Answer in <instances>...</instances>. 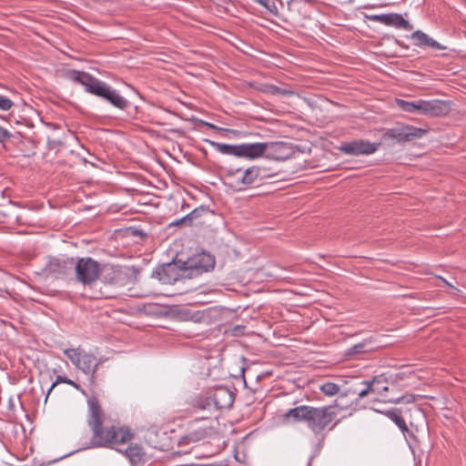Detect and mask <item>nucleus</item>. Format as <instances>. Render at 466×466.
<instances>
[{
    "mask_svg": "<svg viewBox=\"0 0 466 466\" xmlns=\"http://www.w3.org/2000/svg\"><path fill=\"white\" fill-rule=\"evenodd\" d=\"M261 90L265 93H268L270 95H275V96H291L294 94V92L289 89L282 88V87H279V86H277L274 85H265Z\"/></svg>",
    "mask_w": 466,
    "mask_h": 466,
    "instance_id": "obj_23",
    "label": "nucleus"
},
{
    "mask_svg": "<svg viewBox=\"0 0 466 466\" xmlns=\"http://www.w3.org/2000/svg\"><path fill=\"white\" fill-rule=\"evenodd\" d=\"M265 156L277 160H284L289 156V148L283 142H267Z\"/></svg>",
    "mask_w": 466,
    "mask_h": 466,
    "instance_id": "obj_17",
    "label": "nucleus"
},
{
    "mask_svg": "<svg viewBox=\"0 0 466 466\" xmlns=\"http://www.w3.org/2000/svg\"><path fill=\"white\" fill-rule=\"evenodd\" d=\"M207 213H208V208L204 206L193 209L190 213L187 215V217L188 218V225H191L194 219H197Z\"/></svg>",
    "mask_w": 466,
    "mask_h": 466,
    "instance_id": "obj_30",
    "label": "nucleus"
},
{
    "mask_svg": "<svg viewBox=\"0 0 466 466\" xmlns=\"http://www.w3.org/2000/svg\"><path fill=\"white\" fill-rule=\"evenodd\" d=\"M14 103L11 99L0 96V109L4 111L9 110L13 106Z\"/></svg>",
    "mask_w": 466,
    "mask_h": 466,
    "instance_id": "obj_33",
    "label": "nucleus"
},
{
    "mask_svg": "<svg viewBox=\"0 0 466 466\" xmlns=\"http://www.w3.org/2000/svg\"><path fill=\"white\" fill-rule=\"evenodd\" d=\"M410 38L412 41V45L419 47H429L435 50H446L447 46L434 40L429 35L421 30H416L413 32Z\"/></svg>",
    "mask_w": 466,
    "mask_h": 466,
    "instance_id": "obj_13",
    "label": "nucleus"
},
{
    "mask_svg": "<svg viewBox=\"0 0 466 466\" xmlns=\"http://www.w3.org/2000/svg\"><path fill=\"white\" fill-rule=\"evenodd\" d=\"M182 224L188 225V218L187 217V215L185 217H183L182 218L177 219L171 223V225H174V226H179Z\"/></svg>",
    "mask_w": 466,
    "mask_h": 466,
    "instance_id": "obj_37",
    "label": "nucleus"
},
{
    "mask_svg": "<svg viewBox=\"0 0 466 466\" xmlns=\"http://www.w3.org/2000/svg\"><path fill=\"white\" fill-rule=\"evenodd\" d=\"M319 390L324 395L331 397L339 392V386L333 382H326L319 387Z\"/></svg>",
    "mask_w": 466,
    "mask_h": 466,
    "instance_id": "obj_26",
    "label": "nucleus"
},
{
    "mask_svg": "<svg viewBox=\"0 0 466 466\" xmlns=\"http://www.w3.org/2000/svg\"><path fill=\"white\" fill-rule=\"evenodd\" d=\"M214 408L218 410L230 408L235 400V394L225 387H219L215 390L212 395Z\"/></svg>",
    "mask_w": 466,
    "mask_h": 466,
    "instance_id": "obj_14",
    "label": "nucleus"
},
{
    "mask_svg": "<svg viewBox=\"0 0 466 466\" xmlns=\"http://www.w3.org/2000/svg\"><path fill=\"white\" fill-rule=\"evenodd\" d=\"M400 431L403 433L404 437H413V433L410 431L409 427L407 426L405 420H403L400 425L398 426Z\"/></svg>",
    "mask_w": 466,
    "mask_h": 466,
    "instance_id": "obj_36",
    "label": "nucleus"
},
{
    "mask_svg": "<svg viewBox=\"0 0 466 466\" xmlns=\"http://www.w3.org/2000/svg\"><path fill=\"white\" fill-rule=\"evenodd\" d=\"M378 147L379 144L359 139L343 143L339 147V150L346 155L360 156L373 154L378 150Z\"/></svg>",
    "mask_w": 466,
    "mask_h": 466,
    "instance_id": "obj_10",
    "label": "nucleus"
},
{
    "mask_svg": "<svg viewBox=\"0 0 466 466\" xmlns=\"http://www.w3.org/2000/svg\"><path fill=\"white\" fill-rule=\"evenodd\" d=\"M208 142L220 154L238 157L239 145H228L209 140Z\"/></svg>",
    "mask_w": 466,
    "mask_h": 466,
    "instance_id": "obj_21",
    "label": "nucleus"
},
{
    "mask_svg": "<svg viewBox=\"0 0 466 466\" xmlns=\"http://www.w3.org/2000/svg\"><path fill=\"white\" fill-rule=\"evenodd\" d=\"M336 417L337 412L332 405L323 407L300 405L289 409L284 415L288 422H305L315 434L322 432Z\"/></svg>",
    "mask_w": 466,
    "mask_h": 466,
    "instance_id": "obj_3",
    "label": "nucleus"
},
{
    "mask_svg": "<svg viewBox=\"0 0 466 466\" xmlns=\"http://www.w3.org/2000/svg\"><path fill=\"white\" fill-rule=\"evenodd\" d=\"M208 435V432L206 430H199V431H192L188 434V438L190 441H200L204 438H206Z\"/></svg>",
    "mask_w": 466,
    "mask_h": 466,
    "instance_id": "obj_31",
    "label": "nucleus"
},
{
    "mask_svg": "<svg viewBox=\"0 0 466 466\" xmlns=\"http://www.w3.org/2000/svg\"><path fill=\"white\" fill-rule=\"evenodd\" d=\"M83 353L84 350L80 348L64 350V354L70 360L76 368L79 367Z\"/></svg>",
    "mask_w": 466,
    "mask_h": 466,
    "instance_id": "obj_22",
    "label": "nucleus"
},
{
    "mask_svg": "<svg viewBox=\"0 0 466 466\" xmlns=\"http://www.w3.org/2000/svg\"><path fill=\"white\" fill-rule=\"evenodd\" d=\"M414 400H415V398H414L413 395H404L402 397H400V398H397V399H393V400H390L388 401L390 402V403L398 404V403H411Z\"/></svg>",
    "mask_w": 466,
    "mask_h": 466,
    "instance_id": "obj_32",
    "label": "nucleus"
},
{
    "mask_svg": "<svg viewBox=\"0 0 466 466\" xmlns=\"http://www.w3.org/2000/svg\"><path fill=\"white\" fill-rule=\"evenodd\" d=\"M397 104L400 109L408 113H419L423 115L424 100L406 101L398 99Z\"/></svg>",
    "mask_w": 466,
    "mask_h": 466,
    "instance_id": "obj_19",
    "label": "nucleus"
},
{
    "mask_svg": "<svg viewBox=\"0 0 466 466\" xmlns=\"http://www.w3.org/2000/svg\"><path fill=\"white\" fill-rule=\"evenodd\" d=\"M365 346H366L365 342H361V343L356 344V345L352 346L350 349L349 353L350 354H357V353L364 352L365 351Z\"/></svg>",
    "mask_w": 466,
    "mask_h": 466,
    "instance_id": "obj_34",
    "label": "nucleus"
},
{
    "mask_svg": "<svg viewBox=\"0 0 466 466\" xmlns=\"http://www.w3.org/2000/svg\"><path fill=\"white\" fill-rule=\"evenodd\" d=\"M99 363L100 362L96 360V356L84 351L80 365L77 369L82 370L85 374L90 375L91 379L93 380L95 378V373Z\"/></svg>",
    "mask_w": 466,
    "mask_h": 466,
    "instance_id": "obj_18",
    "label": "nucleus"
},
{
    "mask_svg": "<svg viewBox=\"0 0 466 466\" xmlns=\"http://www.w3.org/2000/svg\"><path fill=\"white\" fill-rule=\"evenodd\" d=\"M376 411L380 412V410H376ZM387 418L392 420L397 426L400 425V423L404 420L401 416V410L397 408H393L385 411H381Z\"/></svg>",
    "mask_w": 466,
    "mask_h": 466,
    "instance_id": "obj_25",
    "label": "nucleus"
},
{
    "mask_svg": "<svg viewBox=\"0 0 466 466\" xmlns=\"http://www.w3.org/2000/svg\"><path fill=\"white\" fill-rule=\"evenodd\" d=\"M370 19L398 29L410 31L413 28L412 25H410L408 20L404 19L400 14L390 13L374 15H371Z\"/></svg>",
    "mask_w": 466,
    "mask_h": 466,
    "instance_id": "obj_11",
    "label": "nucleus"
},
{
    "mask_svg": "<svg viewBox=\"0 0 466 466\" xmlns=\"http://www.w3.org/2000/svg\"><path fill=\"white\" fill-rule=\"evenodd\" d=\"M266 143H244L239 145L238 157H246L255 159L263 155L267 151Z\"/></svg>",
    "mask_w": 466,
    "mask_h": 466,
    "instance_id": "obj_16",
    "label": "nucleus"
},
{
    "mask_svg": "<svg viewBox=\"0 0 466 466\" xmlns=\"http://www.w3.org/2000/svg\"><path fill=\"white\" fill-rule=\"evenodd\" d=\"M427 133V130L410 125H402L390 129L385 133V137L396 140L398 143L412 141L420 138Z\"/></svg>",
    "mask_w": 466,
    "mask_h": 466,
    "instance_id": "obj_7",
    "label": "nucleus"
},
{
    "mask_svg": "<svg viewBox=\"0 0 466 466\" xmlns=\"http://www.w3.org/2000/svg\"><path fill=\"white\" fill-rule=\"evenodd\" d=\"M131 234L132 236H138L142 238L147 237V234L143 230L137 228L132 229Z\"/></svg>",
    "mask_w": 466,
    "mask_h": 466,
    "instance_id": "obj_38",
    "label": "nucleus"
},
{
    "mask_svg": "<svg viewBox=\"0 0 466 466\" xmlns=\"http://www.w3.org/2000/svg\"><path fill=\"white\" fill-rule=\"evenodd\" d=\"M111 297H113V295L109 294L106 291L100 290L99 295L98 296H94L93 298L94 299H98V298H111Z\"/></svg>",
    "mask_w": 466,
    "mask_h": 466,
    "instance_id": "obj_39",
    "label": "nucleus"
},
{
    "mask_svg": "<svg viewBox=\"0 0 466 466\" xmlns=\"http://www.w3.org/2000/svg\"><path fill=\"white\" fill-rule=\"evenodd\" d=\"M253 2L264 6L270 14L278 15L279 9L272 0H252Z\"/></svg>",
    "mask_w": 466,
    "mask_h": 466,
    "instance_id": "obj_29",
    "label": "nucleus"
},
{
    "mask_svg": "<svg viewBox=\"0 0 466 466\" xmlns=\"http://www.w3.org/2000/svg\"><path fill=\"white\" fill-rule=\"evenodd\" d=\"M86 421L92 431L90 447L113 448L130 441L134 434L126 426H116L105 422V413L96 397L87 400Z\"/></svg>",
    "mask_w": 466,
    "mask_h": 466,
    "instance_id": "obj_1",
    "label": "nucleus"
},
{
    "mask_svg": "<svg viewBox=\"0 0 466 466\" xmlns=\"http://www.w3.org/2000/svg\"><path fill=\"white\" fill-rule=\"evenodd\" d=\"M241 329H242V327H240V326H236V327L234 328V329H233V333H234L235 335H237V334L238 333V331H239Z\"/></svg>",
    "mask_w": 466,
    "mask_h": 466,
    "instance_id": "obj_40",
    "label": "nucleus"
},
{
    "mask_svg": "<svg viewBox=\"0 0 466 466\" xmlns=\"http://www.w3.org/2000/svg\"><path fill=\"white\" fill-rule=\"evenodd\" d=\"M12 137V134L0 126V143H5Z\"/></svg>",
    "mask_w": 466,
    "mask_h": 466,
    "instance_id": "obj_35",
    "label": "nucleus"
},
{
    "mask_svg": "<svg viewBox=\"0 0 466 466\" xmlns=\"http://www.w3.org/2000/svg\"><path fill=\"white\" fill-rule=\"evenodd\" d=\"M306 2H310L311 0H305Z\"/></svg>",
    "mask_w": 466,
    "mask_h": 466,
    "instance_id": "obj_43",
    "label": "nucleus"
},
{
    "mask_svg": "<svg viewBox=\"0 0 466 466\" xmlns=\"http://www.w3.org/2000/svg\"><path fill=\"white\" fill-rule=\"evenodd\" d=\"M74 265V258L60 259L53 258L45 267V271L48 275H65L67 270L72 268Z\"/></svg>",
    "mask_w": 466,
    "mask_h": 466,
    "instance_id": "obj_15",
    "label": "nucleus"
},
{
    "mask_svg": "<svg viewBox=\"0 0 466 466\" xmlns=\"http://www.w3.org/2000/svg\"><path fill=\"white\" fill-rule=\"evenodd\" d=\"M73 268L76 280L84 286H91L96 282L99 276V263L92 258H80L74 260Z\"/></svg>",
    "mask_w": 466,
    "mask_h": 466,
    "instance_id": "obj_5",
    "label": "nucleus"
},
{
    "mask_svg": "<svg viewBox=\"0 0 466 466\" xmlns=\"http://www.w3.org/2000/svg\"><path fill=\"white\" fill-rule=\"evenodd\" d=\"M451 102L446 100H424L423 115L431 117L447 116L451 112Z\"/></svg>",
    "mask_w": 466,
    "mask_h": 466,
    "instance_id": "obj_12",
    "label": "nucleus"
},
{
    "mask_svg": "<svg viewBox=\"0 0 466 466\" xmlns=\"http://www.w3.org/2000/svg\"><path fill=\"white\" fill-rule=\"evenodd\" d=\"M205 125H206V126H208V127H209L210 128H214V129H218V127H216V126H215V125H213V124H209V123H206V122H205Z\"/></svg>",
    "mask_w": 466,
    "mask_h": 466,
    "instance_id": "obj_41",
    "label": "nucleus"
},
{
    "mask_svg": "<svg viewBox=\"0 0 466 466\" xmlns=\"http://www.w3.org/2000/svg\"><path fill=\"white\" fill-rule=\"evenodd\" d=\"M125 455L128 458L129 461L136 465L143 461L145 452L143 448L137 444L130 445L125 450Z\"/></svg>",
    "mask_w": 466,
    "mask_h": 466,
    "instance_id": "obj_20",
    "label": "nucleus"
},
{
    "mask_svg": "<svg viewBox=\"0 0 466 466\" xmlns=\"http://www.w3.org/2000/svg\"><path fill=\"white\" fill-rule=\"evenodd\" d=\"M152 277L162 284L172 285L180 278L187 277L185 268L180 269L176 262L167 263L152 272Z\"/></svg>",
    "mask_w": 466,
    "mask_h": 466,
    "instance_id": "obj_8",
    "label": "nucleus"
},
{
    "mask_svg": "<svg viewBox=\"0 0 466 466\" xmlns=\"http://www.w3.org/2000/svg\"><path fill=\"white\" fill-rule=\"evenodd\" d=\"M194 408L201 410H211L214 408V402L212 396L210 397H199L194 401Z\"/></svg>",
    "mask_w": 466,
    "mask_h": 466,
    "instance_id": "obj_24",
    "label": "nucleus"
},
{
    "mask_svg": "<svg viewBox=\"0 0 466 466\" xmlns=\"http://www.w3.org/2000/svg\"><path fill=\"white\" fill-rule=\"evenodd\" d=\"M390 380L391 376L388 377L386 374H380L373 377L370 380L362 381L365 388L359 392V398L362 399L370 393L383 396L384 393L389 390V382Z\"/></svg>",
    "mask_w": 466,
    "mask_h": 466,
    "instance_id": "obj_9",
    "label": "nucleus"
},
{
    "mask_svg": "<svg viewBox=\"0 0 466 466\" xmlns=\"http://www.w3.org/2000/svg\"><path fill=\"white\" fill-rule=\"evenodd\" d=\"M105 283L109 286L120 287L123 285L120 279V273L112 271L107 276H105Z\"/></svg>",
    "mask_w": 466,
    "mask_h": 466,
    "instance_id": "obj_27",
    "label": "nucleus"
},
{
    "mask_svg": "<svg viewBox=\"0 0 466 466\" xmlns=\"http://www.w3.org/2000/svg\"><path fill=\"white\" fill-rule=\"evenodd\" d=\"M442 280L445 282V284H446L447 286H451V285H450V283H449L448 281H446V280H445V279H442Z\"/></svg>",
    "mask_w": 466,
    "mask_h": 466,
    "instance_id": "obj_42",
    "label": "nucleus"
},
{
    "mask_svg": "<svg viewBox=\"0 0 466 466\" xmlns=\"http://www.w3.org/2000/svg\"><path fill=\"white\" fill-rule=\"evenodd\" d=\"M215 266V258L208 253L202 252L184 262L187 277L202 274L211 270Z\"/></svg>",
    "mask_w": 466,
    "mask_h": 466,
    "instance_id": "obj_6",
    "label": "nucleus"
},
{
    "mask_svg": "<svg viewBox=\"0 0 466 466\" xmlns=\"http://www.w3.org/2000/svg\"><path fill=\"white\" fill-rule=\"evenodd\" d=\"M270 177L271 174L268 168L258 166H252L246 169L230 168L226 174L229 187L238 191H242L254 185H258L265 178Z\"/></svg>",
    "mask_w": 466,
    "mask_h": 466,
    "instance_id": "obj_4",
    "label": "nucleus"
},
{
    "mask_svg": "<svg viewBox=\"0 0 466 466\" xmlns=\"http://www.w3.org/2000/svg\"><path fill=\"white\" fill-rule=\"evenodd\" d=\"M66 77L72 82L83 86L86 92L106 100L118 109L125 110L129 106V101L122 96L116 89L89 73L73 69L67 71Z\"/></svg>",
    "mask_w": 466,
    "mask_h": 466,
    "instance_id": "obj_2",
    "label": "nucleus"
},
{
    "mask_svg": "<svg viewBox=\"0 0 466 466\" xmlns=\"http://www.w3.org/2000/svg\"><path fill=\"white\" fill-rule=\"evenodd\" d=\"M59 383H66V384L73 386L76 389H79V385L77 383H76L74 380H72L65 376L58 375L56 377V380L52 383L51 387L49 388V390L47 391V396L53 390V389Z\"/></svg>",
    "mask_w": 466,
    "mask_h": 466,
    "instance_id": "obj_28",
    "label": "nucleus"
}]
</instances>
